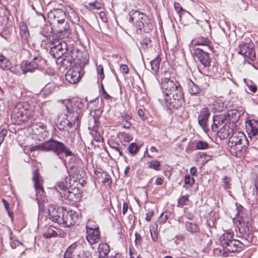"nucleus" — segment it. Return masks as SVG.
I'll use <instances>...</instances> for the list:
<instances>
[{"label":"nucleus","instance_id":"nucleus-1","mask_svg":"<svg viewBox=\"0 0 258 258\" xmlns=\"http://www.w3.org/2000/svg\"><path fill=\"white\" fill-rule=\"evenodd\" d=\"M237 217L239 236L241 237L243 242L237 239L231 240L227 245L223 247L225 250L229 252L240 251L245 244L244 242L249 243L253 240L252 219L249 212L243 207H241L238 210Z\"/></svg>","mask_w":258,"mask_h":258},{"label":"nucleus","instance_id":"nucleus-2","mask_svg":"<svg viewBox=\"0 0 258 258\" xmlns=\"http://www.w3.org/2000/svg\"><path fill=\"white\" fill-rule=\"evenodd\" d=\"M161 88L163 97L159 98V101L170 112L173 109H178L184 103L182 88L178 82L165 78L162 80Z\"/></svg>","mask_w":258,"mask_h":258},{"label":"nucleus","instance_id":"nucleus-3","mask_svg":"<svg viewBox=\"0 0 258 258\" xmlns=\"http://www.w3.org/2000/svg\"><path fill=\"white\" fill-rule=\"evenodd\" d=\"M64 107L66 112L64 113L65 119L62 121L63 125L69 128L77 129L80 123L85 107L84 103L79 100L68 101Z\"/></svg>","mask_w":258,"mask_h":258},{"label":"nucleus","instance_id":"nucleus-4","mask_svg":"<svg viewBox=\"0 0 258 258\" xmlns=\"http://www.w3.org/2000/svg\"><path fill=\"white\" fill-rule=\"evenodd\" d=\"M34 107L27 102L18 103L15 106L11 114V118L15 124L28 122L31 124L34 120Z\"/></svg>","mask_w":258,"mask_h":258},{"label":"nucleus","instance_id":"nucleus-5","mask_svg":"<svg viewBox=\"0 0 258 258\" xmlns=\"http://www.w3.org/2000/svg\"><path fill=\"white\" fill-rule=\"evenodd\" d=\"M248 144V140L243 133H236L229 138V151L231 155L241 157L245 154Z\"/></svg>","mask_w":258,"mask_h":258},{"label":"nucleus","instance_id":"nucleus-6","mask_svg":"<svg viewBox=\"0 0 258 258\" xmlns=\"http://www.w3.org/2000/svg\"><path fill=\"white\" fill-rule=\"evenodd\" d=\"M39 150L51 152L59 158L61 154H64L67 156H71L73 153L70 148L63 143L54 139H50L37 146Z\"/></svg>","mask_w":258,"mask_h":258},{"label":"nucleus","instance_id":"nucleus-7","mask_svg":"<svg viewBox=\"0 0 258 258\" xmlns=\"http://www.w3.org/2000/svg\"><path fill=\"white\" fill-rule=\"evenodd\" d=\"M129 21L134 24L138 30L145 33H149L153 28L152 21L144 14L138 11L130 14Z\"/></svg>","mask_w":258,"mask_h":258},{"label":"nucleus","instance_id":"nucleus-8","mask_svg":"<svg viewBox=\"0 0 258 258\" xmlns=\"http://www.w3.org/2000/svg\"><path fill=\"white\" fill-rule=\"evenodd\" d=\"M214 124L212 125V130L214 131H217L218 136L221 139H226L230 138L233 134L236 132H233V127L231 124L224 121L219 122L217 117L213 118Z\"/></svg>","mask_w":258,"mask_h":258},{"label":"nucleus","instance_id":"nucleus-9","mask_svg":"<svg viewBox=\"0 0 258 258\" xmlns=\"http://www.w3.org/2000/svg\"><path fill=\"white\" fill-rule=\"evenodd\" d=\"M32 181L36 192L34 199L37 201L43 200L45 192L42 186L43 180L38 169L33 172Z\"/></svg>","mask_w":258,"mask_h":258},{"label":"nucleus","instance_id":"nucleus-10","mask_svg":"<svg viewBox=\"0 0 258 258\" xmlns=\"http://www.w3.org/2000/svg\"><path fill=\"white\" fill-rule=\"evenodd\" d=\"M67 48L68 45L65 41L57 40L50 47L49 53L54 58L59 59L66 53Z\"/></svg>","mask_w":258,"mask_h":258},{"label":"nucleus","instance_id":"nucleus-11","mask_svg":"<svg viewBox=\"0 0 258 258\" xmlns=\"http://www.w3.org/2000/svg\"><path fill=\"white\" fill-rule=\"evenodd\" d=\"M78 219V215L73 211H63L61 217L59 219V225L66 227H69L74 225Z\"/></svg>","mask_w":258,"mask_h":258},{"label":"nucleus","instance_id":"nucleus-12","mask_svg":"<svg viewBox=\"0 0 258 258\" xmlns=\"http://www.w3.org/2000/svg\"><path fill=\"white\" fill-rule=\"evenodd\" d=\"M241 113L237 110H231L228 111L226 114L221 115L219 116H217L219 123L220 122H223L224 121L227 122L231 124L232 127H233L234 123H236L239 120Z\"/></svg>","mask_w":258,"mask_h":258},{"label":"nucleus","instance_id":"nucleus-13","mask_svg":"<svg viewBox=\"0 0 258 258\" xmlns=\"http://www.w3.org/2000/svg\"><path fill=\"white\" fill-rule=\"evenodd\" d=\"M62 197L66 202L69 204H75L80 200L81 194L78 191V188H71L65 190L63 193L60 192Z\"/></svg>","mask_w":258,"mask_h":258},{"label":"nucleus","instance_id":"nucleus-14","mask_svg":"<svg viewBox=\"0 0 258 258\" xmlns=\"http://www.w3.org/2000/svg\"><path fill=\"white\" fill-rule=\"evenodd\" d=\"M42 60V57L39 56H34L32 60L29 62L23 61L21 64V69L24 74L28 72L32 73L38 68V64Z\"/></svg>","mask_w":258,"mask_h":258},{"label":"nucleus","instance_id":"nucleus-15","mask_svg":"<svg viewBox=\"0 0 258 258\" xmlns=\"http://www.w3.org/2000/svg\"><path fill=\"white\" fill-rule=\"evenodd\" d=\"M86 239L90 245L98 243L100 240L98 227H91L88 225L86 226Z\"/></svg>","mask_w":258,"mask_h":258},{"label":"nucleus","instance_id":"nucleus-16","mask_svg":"<svg viewBox=\"0 0 258 258\" xmlns=\"http://www.w3.org/2000/svg\"><path fill=\"white\" fill-rule=\"evenodd\" d=\"M62 212L63 210L62 208H57L54 205H51L48 207L47 217L53 222L59 224V219L61 218Z\"/></svg>","mask_w":258,"mask_h":258},{"label":"nucleus","instance_id":"nucleus-17","mask_svg":"<svg viewBox=\"0 0 258 258\" xmlns=\"http://www.w3.org/2000/svg\"><path fill=\"white\" fill-rule=\"evenodd\" d=\"M210 115V112L207 107H204L200 111L198 116V122L205 130L207 129L209 126V118Z\"/></svg>","mask_w":258,"mask_h":258},{"label":"nucleus","instance_id":"nucleus-18","mask_svg":"<svg viewBox=\"0 0 258 258\" xmlns=\"http://www.w3.org/2000/svg\"><path fill=\"white\" fill-rule=\"evenodd\" d=\"M195 54L198 60L206 68L211 63V58L208 52H205L203 49L197 48L195 49Z\"/></svg>","mask_w":258,"mask_h":258},{"label":"nucleus","instance_id":"nucleus-19","mask_svg":"<svg viewBox=\"0 0 258 258\" xmlns=\"http://www.w3.org/2000/svg\"><path fill=\"white\" fill-rule=\"evenodd\" d=\"M249 127L248 130V137L250 141H255L257 139L258 136V120H250L248 121Z\"/></svg>","mask_w":258,"mask_h":258},{"label":"nucleus","instance_id":"nucleus-20","mask_svg":"<svg viewBox=\"0 0 258 258\" xmlns=\"http://www.w3.org/2000/svg\"><path fill=\"white\" fill-rule=\"evenodd\" d=\"M66 79L70 84L77 83L80 79V72L78 69H72L68 71L66 75Z\"/></svg>","mask_w":258,"mask_h":258},{"label":"nucleus","instance_id":"nucleus-21","mask_svg":"<svg viewBox=\"0 0 258 258\" xmlns=\"http://www.w3.org/2000/svg\"><path fill=\"white\" fill-rule=\"evenodd\" d=\"M53 15L54 20L58 23L62 24L65 22V19L67 17L66 12L60 9H54L51 12L49 15Z\"/></svg>","mask_w":258,"mask_h":258},{"label":"nucleus","instance_id":"nucleus-22","mask_svg":"<svg viewBox=\"0 0 258 258\" xmlns=\"http://www.w3.org/2000/svg\"><path fill=\"white\" fill-rule=\"evenodd\" d=\"M206 68L208 69V75L213 77H218L220 74L221 68L217 62H213L212 66L210 64Z\"/></svg>","mask_w":258,"mask_h":258},{"label":"nucleus","instance_id":"nucleus-23","mask_svg":"<svg viewBox=\"0 0 258 258\" xmlns=\"http://www.w3.org/2000/svg\"><path fill=\"white\" fill-rule=\"evenodd\" d=\"M71 181L70 177L66 176L64 179H62L61 181L58 182L57 187L61 190V191H58L59 193H63L65 190L71 188Z\"/></svg>","mask_w":258,"mask_h":258},{"label":"nucleus","instance_id":"nucleus-24","mask_svg":"<svg viewBox=\"0 0 258 258\" xmlns=\"http://www.w3.org/2000/svg\"><path fill=\"white\" fill-rule=\"evenodd\" d=\"M73 57H75L76 60L83 63H87L88 61V56L86 52L83 54L82 52L79 50H74L72 52Z\"/></svg>","mask_w":258,"mask_h":258},{"label":"nucleus","instance_id":"nucleus-25","mask_svg":"<svg viewBox=\"0 0 258 258\" xmlns=\"http://www.w3.org/2000/svg\"><path fill=\"white\" fill-rule=\"evenodd\" d=\"M188 91L192 95H199L201 92V89L199 87L191 81H189L187 83Z\"/></svg>","mask_w":258,"mask_h":258},{"label":"nucleus","instance_id":"nucleus-26","mask_svg":"<svg viewBox=\"0 0 258 258\" xmlns=\"http://www.w3.org/2000/svg\"><path fill=\"white\" fill-rule=\"evenodd\" d=\"M233 234L232 232H225L221 237L220 242L223 247L227 245V244L233 240Z\"/></svg>","mask_w":258,"mask_h":258},{"label":"nucleus","instance_id":"nucleus-27","mask_svg":"<svg viewBox=\"0 0 258 258\" xmlns=\"http://www.w3.org/2000/svg\"><path fill=\"white\" fill-rule=\"evenodd\" d=\"M99 254V258L104 257L106 255L110 250L109 246L106 243H101L99 244L98 248Z\"/></svg>","mask_w":258,"mask_h":258},{"label":"nucleus","instance_id":"nucleus-28","mask_svg":"<svg viewBox=\"0 0 258 258\" xmlns=\"http://www.w3.org/2000/svg\"><path fill=\"white\" fill-rule=\"evenodd\" d=\"M185 227L187 231L191 234H198L200 232V229L197 224L190 222L185 223Z\"/></svg>","mask_w":258,"mask_h":258},{"label":"nucleus","instance_id":"nucleus-29","mask_svg":"<svg viewBox=\"0 0 258 258\" xmlns=\"http://www.w3.org/2000/svg\"><path fill=\"white\" fill-rule=\"evenodd\" d=\"M20 34L23 39L27 41L29 37V32L26 24L22 22L20 24Z\"/></svg>","mask_w":258,"mask_h":258},{"label":"nucleus","instance_id":"nucleus-30","mask_svg":"<svg viewBox=\"0 0 258 258\" xmlns=\"http://www.w3.org/2000/svg\"><path fill=\"white\" fill-rule=\"evenodd\" d=\"M57 232L55 230L54 227H49L44 230L43 233V236L46 238H50L51 237H57Z\"/></svg>","mask_w":258,"mask_h":258},{"label":"nucleus","instance_id":"nucleus-31","mask_svg":"<svg viewBox=\"0 0 258 258\" xmlns=\"http://www.w3.org/2000/svg\"><path fill=\"white\" fill-rule=\"evenodd\" d=\"M161 58L158 55L154 59L150 61V64L152 71L156 74L158 73Z\"/></svg>","mask_w":258,"mask_h":258},{"label":"nucleus","instance_id":"nucleus-32","mask_svg":"<svg viewBox=\"0 0 258 258\" xmlns=\"http://www.w3.org/2000/svg\"><path fill=\"white\" fill-rule=\"evenodd\" d=\"M0 68L5 70H9L11 68V62L2 54H0Z\"/></svg>","mask_w":258,"mask_h":258},{"label":"nucleus","instance_id":"nucleus-33","mask_svg":"<svg viewBox=\"0 0 258 258\" xmlns=\"http://www.w3.org/2000/svg\"><path fill=\"white\" fill-rule=\"evenodd\" d=\"M58 88V86L54 83H48L43 88V92L46 95L52 93Z\"/></svg>","mask_w":258,"mask_h":258},{"label":"nucleus","instance_id":"nucleus-34","mask_svg":"<svg viewBox=\"0 0 258 258\" xmlns=\"http://www.w3.org/2000/svg\"><path fill=\"white\" fill-rule=\"evenodd\" d=\"M210 40L207 38H201L196 40L195 45L205 46L211 50L212 47L210 46Z\"/></svg>","mask_w":258,"mask_h":258},{"label":"nucleus","instance_id":"nucleus-35","mask_svg":"<svg viewBox=\"0 0 258 258\" xmlns=\"http://www.w3.org/2000/svg\"><path fill=\"white\" fill-rule=\"evenodd\" d=\"M77 246L75 242L71 245L67 249L64 254V258H72L75 249Z\"/></svg>","mask_w":258,"mask_h":258},{"label":"nucleus","instance_id":"nucleus-36","mask_svg":"<svg viewBox=\"0 0 258 258\" xmlns=\"http://www.w3.org/2000/svg\"><path fill=\"white\" fill-rule=\"evenodd\" d=\"M251 46L247 45L246 43L244 42H242L239 44V47L240 50L238 52L239 54L245 56L246 53L247 52V50L250 49Z\"/></svg>","mask_w":258,"mask_h":258},{"label":"nucleus","instance_id":"nucleus-37","mask_svg":"<svg viewBox=\"0 0 258 258\" xmlns=\"http://www.w3.org/2000/svg\"><path fill=\"white\" fill-rule=\"evenodd\" d=\"M139 150V147L135 143L130 144L128 147V152L132 154H136Z\"/></svg>","mask_w":258,"mask_h":258},{"label":"nucleus","instance_id":"nucleus-38","mask_svg":"<svg viewBox=\"0 0 258 258\" xmlns=\"http://www.w3.org/2000/svg\"><path fill=\"white\" fill-rule=\"evenodd\" d=\"M149 167L156 171L159 170L160 163L158 160H152L148 163Z\"/></svg>","mask_w":258,"mask_h":258},{"label":"nucleus","instance_id":"nucleus-39","mask_svg":"<svg viewBox=\"0 0 258 258\" xmlns=\"http://www.w3.org/2000/svg\"><path fill=\"white\" fill-rule=\"evenodd\" d=\"M196 147L198 150L206 149L209 148V144L205 141H199L197 142Z\"/></svg>","mask_w":258,"mask_h":258},{"label":"nucleus","instance_id":"nucleus-40","mask_svg":"<svg viewBox=\"0 0 258 258\" xmlns=\"http://www.w3.org/2000/svg\"><path fill=\"white\" fill-rule=\"evenodd\" d=\"M245 57H247L252 61L254 60L256 57L255 52L252 47H251L250 49L247 50V52L246 54H245Z\"/></svg>","mask_w":258,"mask_h":258},{"label":"nucleus","instance_id":"nucleus-41","mask_svg":"<svg viewBox=\"0 0 258 258\" xmlns=\"http://www.w3.org/2000/svg\"><path fill=\"white\" fill-rule=\"evenodd\" d=\"M110 147L112 150V153L115 155H116L117 154L119 156H123L122 152L120 149V148L118 146H114V145H110Z\"/></svg>","mask_w":258,"mask_h":258},{"label":"nucleus","instance_id":"nucleus-42","mask_svg":"<svg viewBox=\"0 0 258 258\" xmlns=\"http://www.w3.org/2000/svg\"><path fill=\"white\" fill-rule=\"evenodd\" d=\"M151 40L148 38H143L141 41V45L142 48L146 50L150 45Z\"/></svg>","mask_w":258,"mask_h":258},{"label":"nucleus","instance_id":"nucleus-43","mask_svg":"<svg viewBox=\"0 0 258 258\" xmlns=\"http://www.w3.org/2000/svg\"><path fill=\"white\" fill-rule=\"evenodd\" d=\"M21 242L14 237H11L10 245L13 248H16L17 246L21 245Z\"/></svg>","mask_w":258,"mask_h":258},{"label":"nucleus","instance_id":"nucleus-44","mask_svg":"<svg viewBox=\"0 0 258 258\" xmlns=\"http://www.w3.org/2000/svg\"><path fill=\"white\" fill-rule=\"evenodd\" d=\"M184 182L186 184L192 185L195 183V179L193 177H191L190 175H186L184 177Z\"/></svg>","mask_w":258,"mask_h":258},{"label":"nucleus","instance_id":"nucleus-45","mask_svg":"<svg viewBox=\"0 0 258 258\" xmlns=\"http://www.w3.org/2000/svg\"><path fill=\"white\" fill-rule=\"evenodd\" d=\"M188 200V195H184L181 196L179 199L178 202V205L181 207L185 205L186 202Z\"/></svg>","mask_w":258,"mask_h":258},{"label":"nucleus","instance_id":"nucleus-46","mask_svg":"<svg viewBox=\"0 0 258 258\" xmlns=\"http://www.w3.org/2000/svg\"><path fill=\"white\" fill-rule=\"evenodd\" d=\"M92 123H94V124L92 126V127L94 128V129L97 128L99 124V122L98 121L97 119L94 117H93L92 118L90 119L89 128H90L91 127V126Z\"/></svg>","mask_w":258,"mask_h":258},{"label":"nucleus","instance_id":"nucleus-47","mask_svg":"<svg viewBox=\"0 0 258 258\" xmlns=\"http://www.w3.org/2000/svg\"><path fill=\"white\" fill-rule=\"evenodd\" d=\"M168 218V213L164 212L160 215L159 221L160 223H164Z\"/></svg>","mask_w":258,"mask_h":258},{"label":"nucleus","instance_id":"nucleus-48","mask_svg":"<svg viewBox=\"0 0 258 258\" xmlns=\"http://www.w3.org/2000/svg\"><path fill=\"white\" fill-rule=\"evenodd\" d=\"M97 73L98 75L100 76V78L101 80L104 78V70L102 65L99 64L97 67Z\"/></svg>","mask_w":258,"mask_h":258},{"label":"nucleus","instance_id":"nucleus-49","mask_svg":"<svg viewBox=\"0 0 258 258\" xmlns=\"http://www.w3.org/2000/svg\"><path fill=\"white\" fill-rule=\"evenodd\" d=\"M48 76L44 73H41V74L38 77V81L40 82L46 83L47 82V78Z\"/></svg>","mask_w":258,"mask_h":258},{"label":"nucleus","instance_id":"nucleus-50","mask_svg":"<svg viewBox=\"0 0 258 258\" xmlns=\"http://www.w3.org/2000/svg\"><path fill=\"white\" fill-rule=\"evenodd\" d=\"M150 232L152 238L154 241H156L158 239V233L156 232L155 228H153V229H150Z\"/></svg>","mask_w":258,"mask_h":258},{"label":"nucleus","instance_id":"nucleus-51","mask_svg":"<svg viewBox=\"0 0 258 258\" xmlns=\"http://www.w3.org/2000/svg\"><path fill=\"white\" fill-rule=\"evenodd\" d=\"M120 71L122 73V74H127L128 73V68L125 64H121L119 68Z\"/></svg>","mask_w":258,"mask_h":258},{"label":"nucleus","instance_id":"nucleus-52","mask_svg":"<svg viewBox=\"0 0 258 258\" xmlns=\"http://www.w3.org/2000/svg\"><path fill=\"white\" fill-rule=\"evenodd\" d=\"M247 88L248 90L251 91L252 93L256 92L257 90V87L255 85L253 84L252 82H250V84H247Z\"/></svg>","mask_w":258,"mask_h":258},{"label":"nucleus","instance_id":"nucleus-53","mask_svg":"<svg viewBox=\"0 0 258 258\" xmlns=\"http://www.w3.org/2000/svg\"><path fill=\"white\" fill-rule=\"evenodd\" d=\"M223 182L224 183L225 188H230L229 181L230 180V178L227 176H225L223 178Z\"/></svg>","mask_w":258,"mask_h":258},{"label":"nucleus","instance_id":"nucleus-54","mask_svg":"<svg viewBox=\"0 0 258 258\" xmlns=\"http://www.w3.org/2000/svg\"><path fill=\"white\" fill-rule=\"evenodd\" d=\"M80 258H92V254L89 251H86L80 256Z\"/></svg>","mask_w":258,"mask_h":258},{"label":"nucleus","instance_id":"nucleus-55","mask_svg":"<svg viewBox=\"0 0 258 258\" xmlns=\"http://www.w3.org/2000/svg\"><path fill=\"white\" fill-rule=\"evenodd\" d=\"M63 11L66 12L67 16H69V13H71L73 15L75 14V11L70 6H67L65 9V10Z\"/></svg>","mask_w":258,"mask_h":258},{"label":"nucleus","instance_id":"nucleus-56","mask_svg":"<svg viewBox=\"0 0 258 258\" xmlns=\"http://www.w3.org/2000/svg\"><path fill=\"white\" fill-rule=\"evenodd\" d=\"M36 19L41 23L44 22L45 21V17L41 13H37Z\"/></svg>","mask_w":258,"mask_h":258},{"label":"nucleus","instance_id":"nucleus-57","mask_svg":"<svg viewBox=\"0 0 258 258\" xmlns=\"http://www.w3.org/2000/svg\"><path fill=\"white\" fill-rule=\"evenodd\" d=\"M94 140L97 142L101 143L103 141V138L97 133H95V135L94 136Z\"/></svg>","mask_w":258,"mask_h":258},{"label":"nucleus","instance_id":"nucleus-58","mask_svg":"<svg viewBox=\"0 0 258 258\" xmlns=\"http://www.w3.org/2000/svg\"><path fill=\"white\" fill-rule=\"evenodd\" d=\"M174 6L177 13H179L180 12L184 11L179 3H175Z\"/></svg>","mask_w":258,"mask_h":258},{"label":"nucleus","instance_id":"nucleus-59","mask_svg":"<svg viewBox=\"0 0 258 258\" xmlns=\"http://www.w3.org/2000/svg\"><path fill=\"white\" fill-rule=\"evenodd\" d=\"M89 5L93 7L94 9H100L101 8L100 4L97 1L90 3Z\"/></svg>","mask_w":258,"mask_h":258},{"label":"nucleus","instance_id":"nucleus-60","mask_svg":"<svg viewBox=\"0 0 258 258\" xmlns=\"http://www.w3.org/2000/svg\"><path fill=\"white\" fill-rule=\"evenodd\" d=\"M138 113L141 119H142L143 120L146 119V117L144 116V111H143V110H142V109H139Z\"/></svg>","mask_w":258,"mask_h":258},{"label":"nucleus","instance_id":"nucleus-61","mask_svg":"<svg viewBox=\"0 0 258 258\" xmlns=\"http://www.w3.org/2000/svg\"><path fill=\"white\" fill-rule=\"evenodd\" d=\"M200 156L201 158L205 157V162H207L208 161L211 160V156L207 155L204 152L200 153Z\"/></svg>","mask_w":258,"mask_h":258},{"label":"nucleus","instance_id":"nucleus-62","mask_svg":"<svg viewBox=\"0 0 258 258\" xmlns=\"http://www.w3.org/2000/svg\"><path fill=\"white\" fill-rule=\"evenodd\" d=\"M154 215L153 211L149 212L146 214V220L147 221H150L151 220V218Z\"/></svg>","mask_w":258,"mask_h":258},{"label":"nucleus","instance_id":"nucleus-63","mask_svg":"<svg viewBox=\"0 0 258 258\" xmlns=\"http://www.w3.org/2000/svg\"><path fill=\"white\" fill-rule=\"evenodd\" d=\"M127 210H128V204L125 202H123V207H122V212L123 215H125L126 213Z\"/></svg>","mask_w":258,"mask_h":258},{"label":"nucleus","instance_id":"nucleus-64","mask_svg":"<svg viewBox=\"0 0 258 258\" xmlns=\"http://www.w3.org/2000/svg\"><path fill=\"white\" fill-rule=\"evenodd\" d=\"M190 173L193 176H197V169L195 167H192L190 169Z\"/></svg>","mask_w":258,"mask_h":258}]
</instances>
